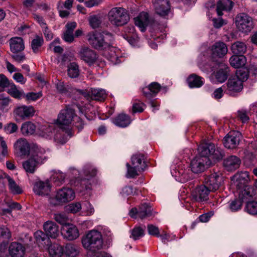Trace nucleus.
I'll use <instances>...</instances> for the list:
<instances>
[{"label": "nucleus", "mask_w": 257, "mask_h": 257, "mask_svg": "<svg viewBox=\"0 0 257 257\" xmlns=\"http://www.w3.org/2000/svg\"><path fill=\"white\" fill-rule=\"evenodd\" d=\"M161 86L157 82L151 83L147 88H144L143 90V93L147 97L151 96V93L156 95L160 90Z\"/></svg>", "instance_id": "ea45409f"}, {"label": "nucleus", "mask_w": 257, "mask_h": 257, "mask_svg": "<svg viewBox=\"0 0 257 257\" xmlns=\"http://www.w3.org/2000/svg\"><path fill=\"white\" fill-rule=\"evenodd\" d=\"M130 215L133 218L144 219L153 215L151 207L146 203L142 204L138 209L133 208L130 211Z\"/></svg>", "instance_id": "f3484780"}, {"label": "nucleus", "mask_w": 257, "mask_h": 257, "mask_svg": "<svg viewBox=\"0 0 257 257\" xmlns=\"http://www.w3.org/2000/svg\"><path fill=\"white\" fill-rule=\"evenodd\" d=\"M74 106V105H72V106H66L60 112L56 124L61 128H69L70 125L74 124L75 120L79 119L75 113Z\"/></svg>", "instance_id": "20e7f679"}, {"label": "nucleus", "mask_w": 257, "mask_h": 257, "mask_svg": "<svg viewBox=\"0 0 257 257\" xmlns=\"http://www.w3.org/2000/svg\"><path fill=\"white\" fill-rule=\"evenodd\" d=\"M237 29L243 33L249 32L253 27L252 18L244 13L238 15L235 18Z\"/></svg>", "instance_id": "9b49d317"}, {"label": "nucleus", "mask_w": 257, "mask_h": 257, "mask_svg": "<svg viewBox=\"0 0 257 257\" xmlns=\"http://www.w3.org/2000/svg\"><path fill=\"white\" fill-rule=\"evenodd\" d=\"M206 158H200L196 156L191 162L190 168L191 171L195 173H198L203 171L205 166L211 164L210 161H206Z\"/></svg>", "instance_id": "6ab92c4d"}, {"label": "nucleus", "mask_w": 257, "mask_h": 257, "mask_svg": "<svg viewBox=\"0 0 257 257\" xmlns=\"http://www.w3.org/2000/svg\"><path fill=\"white\" fill-rule=\"evenodd\" d=\"M94 211V208L89 202L86 201L81 203V215H90Z\"/></svg>", "instance_id": "864d4df0"}, {"label": "nucleus", "mask_w": 257, "mask_h": 257, "mask_svg": "<svg viewBox=\"0 0 257 257\" xmlns=\"http://www.w3.org/2000/svg\"><path fill=\"white\" fill-rule=\"evenodd\" d=\"M84 247L92 252H95L102 248L103 240L101 233L92 230L89 231L82 240Z\"/></svg>", "instance_id": "39448f33"}, {"label": "nucleus", "mask_w": 257, "mask_h": 257, "mask_svg": "<svg viewBox=\"0 0 257 257\" xmlns=\"http://www.w3.org/2000/svg\"><path fill=\"white\" fill-rule=\"evenodd\" d=\"M230 65L236 68L244 66L246 63V59L242 55H237L231 56L229 59Z\"/></svg>", "instance_id": "e433bc0d"}, {"label": "nucleus", "mask_w": 257, "mask_h": 257, "mask_svg": "<svg viewBox=\"0 0 257 257\" xmlns=\"http://www.w3.org/2000/svg\"><path fill=\"white\" fill-rule=\"evenodd\" d=\"M18 127L17 125L13 122L7 123L4 126V131L7 134H12L18 131Z\"/></svg>", "instance_id": "680f3d73"}, {"label": "nucleus", "mask_w": 257, "mask_h": 257, "mask_svg": "<svg viewBox=\"0 0 257 257\" xmlns=\"http://www.w3.org/2000/svg\"><path fill=\"white\" fill-rule=\"evenodd\" d=\"M75 197V193L73 189L63 187L59 189L54 197L49 199L50 203L53 206L62 205L73 200Z\"/></svg>", "instance_id": "0eeeda50"}, {"label": "nucleus", "mask_w": 257, "mask_h": 257, "mask_svg": "<svg viewBox=\"0 0 257 257\" xmlns=\"http://www.w3.org/2000/svg\"><path fill=\"white\" fill-rule=\"evenodd\" d=\"M64 252L63 246L58 244H52L49 247V252L53 257H60Z\"/></svg>", "instance_id": "37998d69"}, {"label": "nucleus", "mask_w": 257, "mask_h": 257, "mask_svg": "<svg viewBox=\"0 0 257 257\" xmlns=\"http://www.w3.org/2000/svg\"><path fill=\"white\" fill-rule=\"evenodd\" d=\"M111 35L106 32H96L88 35V40L89 43L95 49H104L108 46L107 41L110 40Z\"/></svg>", "instance_id": "1a4fd4ad"}, {"label": "nucleus", "mask_w": 257, "mask_h": 257, "mask_svg": "<svg viewBox=\"0 0 257 257\" xmlns=\"http://www.w3.org/2000/svg\"><path fill=\"white\" fill-rule=\"evenodd\" d=\"M96 173V169L92 166H88L84 169L83 178H81V196H84L85 199L89 198L91 194L90 181Z\"/></svg>", "instance_id": "423d86ee"}, {"label": "nucleus", "mask_w": 257, "mask_h": 257, "mask_svg": "<svg viewBox=\"0 0 257 257\" xmlns=\"http://www.w3.org/2000/svg\"><path fill=\"white\" fill-rule=\"evenodd\" d=\"M234 178L239 183L245 185L251 180V177L247 171H241L236 173Z\"/></svg>", "instance_id": "c03bdc74"}, {"label": "nucleus", "mask_w": 257, "mask_h": 257, "mask_svg": "<svg viewBox=\"0 0 257 257\" xmlns=\"http://www.w3.org/2000/svg\"><path fill=\"white\" fill-rule=\"evenodd\" d=\"M14 113L19 117L25 119L34 115L35 110L32 106L22 105L16 108Z\"/></svg>", "instance_id": "393cba45"}, {"label": "nucleus", "mask_w": 257, "mask_h": 257, "mask_svg": "<svg viewBox=\"0 0 257 257\" xmlns=\"http://www.w3.org/2000/svg\"><path fill=\"white\" fill-rule=\"evenodd\" d=\"M171 173L172 176H174L176 178V180L181 183H184L191 178L189 169L179 168L177 170H174Z\"/></svg>", "instance_id": "cd10ccee"}, {"label": "nucleus", "mask_w": 257, "mask_h": 257, "mask_svg": "<svg viewBox=\"0 0 257 257\" xmlns=\"http://www.w3.org/2000/svg\"><path fill=\"white\" fill-rule=\"evenodd\" d=\"M198 156L200 158H206V161H214L221 160L224 156L223 151L215 147L212 144H201L198 148Z\"/></svg>", "instance_id": "7ed1b4c3"}, {"label": "nucleus", "mask_w": 257, "mask_h": 257, "mask_svg": "<svg viewBox=\"0 0 257 257\" xmlns=\"http://www.w3.org/2000/svg\"><path fill=\"white\" fill-rule=\"evenodd\" d=\"M248 77V72L243 69L236 70L235 74L231 76L227 83L226 92L232 95L234 92L240 91L243 88L242 82Z\"/></svg>", "instance_id": "f03ea898"}, {"label": "nucleus", "mask_w": 257, "mask_h": 257, "mask_svg": "<svg viewBox=\"0 0 257 257\" xmlns=\"http://www.w3.org/2000/svg\"><path fill=\"white\" fill-rule=\"evenodd\" d=\"M113 122L119 127H124L130 124L131 119L128 115L121 113L113 119Z\"/></svg>", "instance_id": "c9c22d12"}, {"label": "nucleus", "mask_w": 257, "mask_h": 257, "mask_svg": "<svg viewBox=\"0 0 257 257\" xmlns=\"http://www.w3.org/2000/svg\"><path fill=\"white\" fill-rule=\"evenodd\" d=\"M42 96L41 92H29L25 94L24 97L28 101H36Z\"/></svg>", "instance_id": "052dcab7"}, {"label": "nucleus", "mask_w": 257, "mask_h": 257, "mask_svg": "<svg viewBox=\"0 0 257 257\" xmlns=\"http://www.w3.org/2000/svg\"><path fill=\"white\" fill-rule=\"evenodd\" d=\"M256 195V191L254 189L250 186H245L240 192L239 198L242 202H247L255 199Z\"/></svg>", "instance_id": "a878e982"}, {"label": "nucleus", "mask_w": 257, "mask_h": 257, "mask_svg": "<svg viewBox=\"0 0 257 257\" xmlns=\"http://www.w3.org/2000/svg\"><path fill=\"white\" fill-rule=\"evenodd\" d=\"M44 42L43 38L42 37L37 36L32 41L31 48L34 53H37L39 49L42 46Z\"/></svg>", "instance_id": "603ef678"}, {"label": "nucleus", "mask_w": 257, "mask_h": 257, "mask_svg": "<svg viewBox=\"0 0 257 257\" xmlns=\"http://www.w3.org/2000/svg\"><path fill=\"white\" fill-rule=\"evenodd\" d=\"M61 233L64 238L72 240L79 236V230L72 224H68L62 227Z\"/></svg>", "instance_id": "aec40b11"}, {"label": "nucleus", "mask_w": 257, "mask_h": 257, "mask_svg": "<svg viewBox=\"0 0 257 257\" xmlns=\"http://www.w3.org/2000/svg\"><path fill=\"white\" fill-rule=\"evenodd\" d=\"M222 182L221 174L219 172H213L206 176L204 185L210 191H214L219 188Z\"/></svg>", "instance_id": "f8f14e48"}, {"label": "nucleus", "mask_w": 257, "mask_h": 257, "mask_svg": "<svg viewBox=\"0 0 257 257\" xmlns=\"http://www.w3.org/2000/svg\"><path fill=\"white\" fill-rule=\"evenodd\" d=\"M21 129L24 135H32L35 132L36 126L31 122H26L22 124Z\"/></svg>", "instance_id": "49530a36"}, {"label": "nucleus", "mask_w": 257, "mask_h": 257, "mask_svg": "<svg viewBox=\"0 0 257 257\" xmlns=\"http://www.w3.org/2000/svg\"><path fill=\"white\" fill-rule=\"evenodd\" d=\"M9 252L12 257H23L25 248L21 243L13 242L9 246Z\"/></svg>", "instance_id": "7c9ffc66"}, {"label": "nucleus", "mask_w": 257, "mask_h": 257, "mask_svg": "<svg viewBox=\"0 0 257 257\" xmlns=\"http://www.w3.org/2000/svg\"><path fill=\"white\" fill-rule=\"evenodd\" d=\"M45 153L46 151L44 149L35 145L33 148L31 157L39 164H41L46 159L45 156Z\"/></svg>", "instance_id": "2f4dec72"}, {"label": "nucleus", "mask_w": 257, "mask_h": 257, "mask_svg": "<svg viewBox=\"0 0 257 257\" xmlns=\"http://www.w3.org/2000/svg\"><path fill=\"white\" fill-rule=\"evenodd\" d=\"M103 55L113 64H116L121 62V52L119 49L110 46L109 45L104 49Z\"/></svg>", "instance_id": "a211bd4d"}, {"label": "nucleus", "mask_w": 257, "mask_h": 257, "mask_svg": "<svg viewBox=\"0 0 257 257\" xmlns=\"http://www.w3.org/2000/svg\"><path fill=\"white\" fill-rule=\"evenodd\" d=\"M132 165L126 164L127 172L126 176L128 178H134L139 175L140 172L144 170L146 167L145 162L144 156L141 154L134 155L131 158Z\"/></svg>", "instance_id": "6e6552de"}, {"label": "nucleus", "mask_w": 257, "mask_h": 257, "mask_svg": "<svg viewBox=\"0 0 257 257\" xmlns=\"http://www.w3.org/2000/svg\"><path fill=\"white\" fill-rule=\"evenodd\" d=\"M34 237L37 242L42 245H49L50 243V240L47 234L42 231L38 230L35 232Z\"/></svg>", "instance_id": "4c0bfd02"}, {"label": "nucleus", "mask_w": 257, "mask_h": 257, "mask_svg": "<svg viewBox=\"0 0 257 257\" xmlns=\"http://www.w3.org/2000/svg\"><path fill=\"white\" fill-rule=\"evenodd\" d=\"M14 147L21 156L27 155L30 153V145L25 139H20L14 144Z\"/></svg>", "instance_id": "c85d7f7f"}, {"label": "nucleus", "mask_w": 257, "mask_h": 257, "mask_svg": "<svg viewBox=\"0 0 257 257\" xmlns=\"http://www.w3.org/2000/svg\"><path fill=\"white\" fill-rule=\"evenodd\" d=\"M227 68L224 67V69H220L217 71L215 76L217 82L222 83L227 79Z\"/></svg>", "instance_id": "6e6d98bb"}, {"label": "nucleus", "mask_w": 257, "mask_h": 257, "mask_svg": "<svg viewBox=\"0 0 257 257\" xmlns=\"http://www.w3.org/2000/svg\"><path fill=\"white\" fill-rule=\"evenodd\" d=\"M80 209V203L79 202L72 203L67 206V210L72 213H76Z\"/></svg>", "instance_id": "338daca9"}, {"label": "nucleus", "mask_w": 257, "mask_h": 257, "mask_svg": "<svg viewBox=\"0 0 257 257\" xmlns=\"http://www.w3.org/2000/svg\"><path fill=\"white\" fill-rule=\"evenodd\" d=\"M107 93L105 90L101 88H90L85 90H81V96L90 101L92 99L102 101L107 97ZM82 97H81V99Z\"/></svg>", "instance_id": "ddd939ff"}, {"label": "nucleus", "mask_w": 257, "mask_h": 257, "mask_svg": "<svg viewBox=\"0 0 257 257\" xmlns=\"http://www.w3.org/2000/svg\"><path fill=\"white\" fill-rule=\"evenodd\" d=\"M121 194L123 196L134 195L138 194V191L132 186H126L122 189Z\"/></svg>", "instance_id": "e2e57ef3"}, {"label": "nucleus", "mask_w": 257, "mask_h": 257, "mask_svg": "<svg viewBox=\"0 0 257 257\" xmlns=\"http://www.w3.org/2000/svg\"><path fill=\"white\" fill-rule=\"evenodd\" d=\"M233 7V3L230 0H219L217 3L216 12L219 16L223 15L222 11H230Z\"/></svg>", "instance_id": "72a5a7b5"}, {"label": "nucleus", "mask_w": 257, "mask_h": 257, "mask_svg": "<svg viewBox=\"0 0 257 257\" xmlns=\"http://www.w3.org/2000/svg\"><path fill=\"white\" fill-rule=\"evenodd\" d=\"M241 164L240 159L236 156H230L223 161V166L227 171H234L237 169Z\"/></svg>", "instance_id": "5701e85b"}, {"label": "nucleus", "mask_w": 257, "mask_h": 257, "mask_svg": "<svg viewBox=\"0 0 257 257\" xmlns=\"http://www.w3.org/2000/svg\"><path fill=\"white\" fill-rule=\"evenodd\" d=\"M108 19L111 23L117 26L127 23L130 17L126 11L122 8H113L108 13Z\"/></svg>", "instance_id": "9d476101"}, {"label": "nucleus", "mask_w": 257, "mask_h": 257, "mask_svg": "<svg viewBox=\"0 0 257 257\" xmlns=\"http://www.w3.org/2000/svg\"><path fill=\"white\" fill-rule=\"evenodd\" d=\"M81 59L89 65L97 63L99 67H103L105 65L104 61H102L98 58L95 51L88 48L81 52Z\"/></svg>", "instance_id": "4468645a"}, {"label": "nucleus", "mask_w": 257, "mask_h": 257, "mask_svg": "<svg viewBox=\"0 0 257 257\" xmlns=\"http://www.w3.org/2000/svg\"><path fill=\"white\" fill-rule=\"evenodd\" d=\"M187 81L190 88L200 87L204 84L203 78L195 74L190 75L188 77Z\"/></svg>", "instance_id": "f704fd0d"}, {"label": "nucleus", "mask_w": 257, "mask_h": 257, "mask_svg": "<svg viewBox=\"0 0 257 257\" xmlns=\"http://www.w3.org/2000/svg\"><path fill=\"white\" fill-rule=\"evenodd\" d=\"M44 229L48 236L56 238L59 235L58 226L52 221H48L43 225Z\"/></svg>", "instance_id": "b1692460"}, {"label": "nucleus", "mask_w": 257, "mask_h": 257, "mask_svg": "<svg viewBox=\"0 0 257 257\" xmlns=\"http://www.w3.org/2000/svg\"><path fill=\"white\" fill-rule=\"evenodd\" d=\"M148 233L151 235L159 237L160 231L157 226L153 224H148L147 226Z\"/></svg>", "instance_id": "774afa93"}, {"label": "nucleus", "mask_w": 257, "mask_h": 257, "mask_svg": "<svg viewBox=\"0 0 257 257\" xmlns=\"http://www.w3.org/2000/svg\"><path fill=\"white\" fill-rule=\"evenodd\" d=\"M66 175L60 171L55 172L51 177V180L55 185L60 186L62 185L65 181Z\"/></svg>", "instance_id": "79ce46f5"}, {"label": "nucleus", "mask_w": 257, "mask_h": 257, "mask_svg": "<svg viewBox=\"0 0 257 257\" xmlns=\"http://www.w3.org/2000/svg\"><path fill=\"white\" fill-rule=\"evenodd\" d=\"M79 74V65L75 62L70 64L68 67V74L71 78H76Z\"/></svg>", "instance_id": "09e8293b"}, {"label": "nucleus", "mask_w": 257, "mask_h": 257, "mask_svg": "<svg viewBox=\"0 0 257 257\" xmlns=\"http://www.w3.org/2000/svg\"><path fill=\"white\" fill-rule=\"evenodd\" d=\"M11 50L14 53L23 51L25 48L23 40L21 37L12 38L10 40Z\"/></svg>", "instance_id": "473e14b6"}, {"label": "nucleus", "mask_w": 257, "mask_h": 257, "mask_svg": "<svg viewBox=\"0 0 257 257\" xmlns=\"http://www.w3.org/2000/svg\"><path fill=\"white\" fill-rule=\"evenodd\" d=\"M241 136L239 132L232 131L229 132L223 139V143L224 147L230 149L236 148L239 145Z\"/></svg>", "instance_id": "dca6fc26"}, {"label": "nucleus", "mask_w": 257, "mask_h": 257, "mask_svg": "<svg viewBox=\"0 0 257 257\" xmlns=\"http://www.w3.org/2000/svg\"><path fill=\"white\" fill-rule=\"evenodd\" d=\"M242 201L239 199H235L231 202L229 205L230 209L231 211H236L240 209L242 205Z\"/></svg>", "instance_id": "69168bd1"}, {"label": "nucleus", "mask_w": 257, "mask_h": 257, "mask_svg": "<svg viewBox=\"0 0 257 257\" xmlns=\"http://www.w3.org/2000/svg\"><path fill=\"white\" fill-rule=\"evenodd\" d=\"M245 210L250 214L257 215V202L252 201L246 202Z\"/></svg>", "instance_id": "13d9d810"}, {"label": "nucleus", "mask_w": 257, "mask_h": 257, "mask_svg": "<svg viewBox=\"0 0 257 257\" xmlns=\"http://www.w3.org/2000/svg\"><path fill=\"white\" fill-rule=\"evenodd\" d=\"M144 235V228L140 226L134 227L131 231V237L134 240L139 239Z\"/></svg>", "instance_id": "5fc2aeb1"}, {"label": "nucleus", "mask_w": 257, "mask_h": 257, "mask_svg": "<svg viewBox=\"0 0 257 257\" xmlns=\"http://www.w3.org/2000/svg\"><path fill=\"white\" fill-rule=\"evenodd\" d=\"M134 21L135 25L141 31L144 32L149 23V15L147 13L143 12L134 19Z\"/></svg>", "instance_id": "c756f323"}, {"label": "nucleus", "mask_w": 257, "mask_h": 257, "mask_svg": "<svg viewBox=\"0 0 257 257\" xmlns=\"http://www.w3.org/2000/svg\"><path fill=\"white\" fill-rule=\"evenodd\" d=\"M250 112H252V111H250V110L248 112H247L244 110H239L237 112V116L242 123H245L249 120V116L251 118H252V115H250Z\"/></svg>", "instance_id": "bf43d9fd"}, {"label": "nucleus", "mask_w": 257, "mask_h": 257, "mask_svg": "<svg viewBox=\"0 0 257 257\" xmlns=\"http://www.w3.org/2000/svg\"><path fill=\"white\" fill-rule=\"evenodd\" d=\"M135 32V28L133 26H128L125 29V32L126 33V37L124 36V38L131 45H134L136 42Z\"/></svg>", "instance_id": "a18cd8bd"}, {"label": "nucleus", "mask_w": 257, "mask_h": 257, "mask_svg": "<svg viewBox=\"0 0 257 257\" xmlns=\"http://www.w3.org/2000/svg\"><path fill=\"white\" fill-rule=\"evenodd\" d=\"M155 12L161 16H165L170 10L169 0H156L154 4Z\"/></svg>", "instance_id": "4be33fe9"}, {"label": "nucleus", "mask_w": 257, "mask_h": 257, "mask_svg": "<svg viewBox=\"0 0 257 257\" xmlns=\"http://www.w3.org/2000/svg\"><path fill=\"white\" fill-rule=\"evenodd\" d=\"M39 163L30 157L23 163V167L28 173L33 174L36 170L37 165Z\"/></svg>", "instance_id": "58836bf2"}, {"label": "nucleus", "mask_w": 257, "mask_h": 257, "mask_svg": "<svg viewBox=\"0 0 257 257\" xmlns=\"http://www.w3.org/2000/svg\"><path fill=\"white\" fill-rule=\"evenodd\" d=\"M89 23L93 28H97L99 27L101 23L100 17L95 15L92 16L89 19Z\"/></svg>", "instance_id": "0e129e2a"}, {"label": "nucleus", "mask_w": 257, "mask_h": 257, "mask_svg": "<svg viewBox=\"0 0 257 257\" xmlns=\"http://www.w3.org/2000/svg\"><path fill=\"white\" fill-rule=\"evenodd\" d=\"M54 220L58 223L61 224L62 226L68 224V217L67 214L64 212L56 213L54 214Z\"/></svg>", "instance_id": "8fccbe9b"}, {"label": "nucleus", "mask_w": 257, "mask_h": 257, "mask_svg": "<svg viewBox=\"0 0 257 257\" xmlns=\"http://www.w3.org/2000/svg\"><path fill=\"white\" fill-rule=\"evenodd\" d=\"M210 191L204 185L197 186L191 193V198L193 201L202 202L207 201Z\"/></svg>", "instance_id": "2eb2a0df"}, {"label": "nucleus", "mask_w": 257, "mask_h": 257, "mask_svg": "<svg viewBox=\"0 0 257 257\" xmlns=\"http://www.w3.org/2000/svg\"><path fill=\"white\" fill-rule=\"evenodd\" d=\"M59 130H56L54 125H49L46 128H42V136L46 138L50 139L54 135V139L55 142L64 144L67 142L68 138L72 136L71 130L69 128L62 129L60 127Z\"/></svg>", "instance_id": "f257e3e1"}, {"label": "nucleus", "mask_w": 257, "mask_h": 257, "mask_svg": "<svg viewBox=\"0 0 257 257\" xmlns=\"http://www.w3.org/2000/svg\"><path fill=\"white\" fill-rule=\"evenodd\" d=\"M66 253L70 257H76L79 253V250L72 244H67L65 246Z\"/></svg>", "instance_id": "4d7b16f0"}, {"label": "nucleus", "mask_w": 257, "mask_h": 257, "mask_svg": "<svg viewBox=\"0 0 257 257\" xmlns=\"http://www.w3.org/2000/svg\"><path fill=\"white\" fill-rule=\"evenodd\" d=\"M231 50L236 55L243 54L246 51V45L242 42L236 41L232 44Z\"/></svg>", "instance_id": "a19ab883"}, {"label": "nucleus", "mask_w": 257, "mask_h": 257, "mask_svg": "<svg viewBox=\"0 0 257 257\" xmlns=\"http://www.w3.org/2000/svg\"><path fill=\"white\" fill-rule=\"evenodd\" d=\"M51 185L48 180L45 181H38L35 183L33 190L38 195L48 194L50 191Z\"/></svg>", "instance_id": "412c9836"}, {"label": "nucleus", "mask_w": 257, "mask_h": 257, "mask_svg": "<svg viewBox=\"0 0 257 257\" xmlns=\"http://www.w3.org/2000/svg\"><path fill=\"white\" fill-rule=\"evenodd\" d=\"M9 188L14 194H20L23 192L22 189L17 185L14 180L11 177H8Z\"/></svg>", "instance_id": "de8ad7c7"}, {"label": "nucleus", "mask_w": 257, "mask_h": 257, "mask_svg": "<svg viewBox=\"0 0 257 257\" xmlns=\"http://www.w3.org/2000/svg\"><path fill=\"white\" fill-rule=\"evenodd\" d=\"M211 51L213 57L222 58L227 54L228 49L225 43L218 42L212 45Z\"/></svg>", "instance_id": "bb28decb"}, {"label": "nucleus", "mask_w": 257, "mask_h": 257, "mask_svg": "<svg viewBox=\"0 0 257 257\" xmlns=\"http://www.w3.org/2000/svg\"><path fill=\"white\" fill-rule=\"evenodd\" d=\"M8 93L16 98L24 97L25 93L23 91L19 90L15 84L10 86L8 89Z\"/></svg>", "instance_id": "3c124183"}]
</instances>
